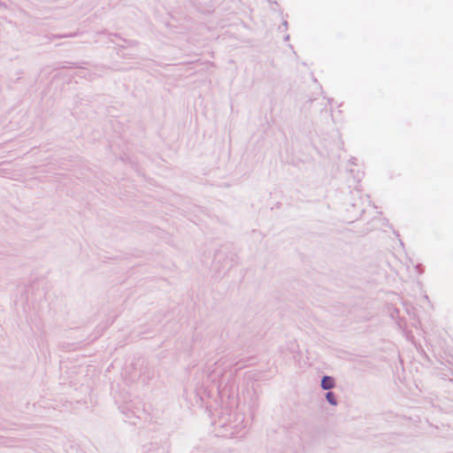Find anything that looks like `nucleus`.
I'll return each instance as SVG.
<instances>
[{
  "instance_id": "nucleus-1",
  "label": "nucleus",
  "mask_w": 453,
  "mask_h": 453,
  "mask_svg": "<svg viewBox=\"0 0 453 453\" xmlns=\"http://www.w3.org/2000/svg\"><path fill=\"white\" fill-rule=\"evenodd\" d=\"M334 379L331 378V377H328V376H325L321 381V387L324 388V389H330L332 388H334Z\"/></svg>"
},
{
  "instance_id": "nucleus-2",
  "label": "nucleus",
  "mask_w": 453,
  "mask_h": 453,
  "mask_svg": "<svg viewBox=\"0 0 453 453\" xmlns=\"http://www.w3.org/2000/svg\"><path fill=\"white\" fill-rule=\"evenodd\" d=\"M326 399L328 400V402L334 405L336 404V401H335V398H334V395L332 393V392H328L326 394Z\"/></svg>"
}]
</instances>
